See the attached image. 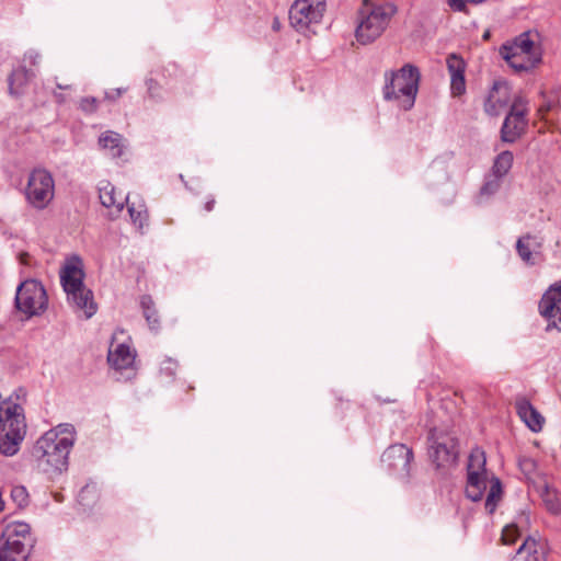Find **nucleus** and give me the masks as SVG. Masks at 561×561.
Wrapping results in <instances>:
<instances>
[{
    "label": "nucleus",
    "mask_w": 561,
    "mask_h": 561,
    "mask_svg": "<svg viewBox=\"0 0 561 561\" xmlns=\"http://www.w3.org/2000/svg\"><path fill=\"white\" fill-rule=\"evenodd\" d=\"M73 445L72 434L57 430L46 432L34 445L32 455L38 468L50 477L60 474L68 468V456Z\"/></svg>",
    "instance_id": "obj_1"
},
{
    "label": "nucleus",
    "mask_w": 561,
    "mask_h": 561,
    "mask_svg": "<svg viewBox=\"0 0 561 561\" xmlns=\"http://www.w3.org/2000/svg\"><path fill=\"white\" fill-rule=\"evenodd\" d=\"M396 13L397 7L393 3L374 4L369 0H364L358 10V23L355 30L357 42L362 45L375 42L386 31Z\"/></svg>",
    "instance_id": "obj_2"
},
{
    "label": "nucleus",
    "mask_w": 561,
    "mask_h": 561,
    "mask_svg": "<svg viewBox=\"0 0 561 561\" xmlns=\"http://www.w3.org/2000/svg\"><path fill=\"white\" fill-rule=\"evenodd\" d=\"M383 98L398 101L399 107L409 111L415 103L421 73L417 67L407 64L398 71L386 72Z\"/></svg>",
    "instance_id": "obj_3"
},
{
    "label": "nucleus",
    "mask_w": 561,
    "mask_h": 561,
    "mask_svg": "<svg viewBox=\"0 0 561 561\" xmlns=\"http://www.w3.org/2000/svg\"><path fill=\"white\" fill-rule=\"evenodd\" d=\"M83 277L82 262L79 257L68 261L60 273L68 300L78 309L83 310L87 318H91L96 312V305L93 301L92 291L83 285Z\"/></svg>",
    "instance_id": "obj_4"
},
{
    "label": "nucleus",
    "mask_w": 561,
    "mask_h": 561,
    "mask_svg": "<svg viewBox=\"0 0 561 561\" xmlns=\"http://www.w3.org/2000/svg\"><path fill=\"white\" fill-rule=\"evenodd\" d=\"M0 425L3 432V439L0 440V453L5 456H13L18 453L24 438L26 424L23 408L13 402L11 398L0 402Z\"/></svg>",
    "instance_id": "obj_5"
},
{
    "label": "nucleus",
    "mask_w": 561,
    "mask_h": 561,
    "mask_svg": "<svg viewBox=\"0 0 561 561\" xmlns=\"http://www.w3.org/2000/svg\"><path fill=\"white\" fill-rule=\"evenodd\" d=\"M428 456L437 469L449 468L458 459V440L456 436L443 428L433 426L427 436Z\"/></svg>",
    "instance_id": "obj_6"
},
{
    "label": "nucleus",
    "mask_w": 561,
    "mask_h": 561,
    "mask_svg": "<svg viewBox=\"0 0 561 561\" xmlns=\"http://www.w3.org/2000/svg\"><path fill=\"white\" fill-rule=\"evenodd\" d=\"M55 182L46 169H34L27 180L25 196L27 202L37 209H44L54 198Z\"/></svg>",
    "instance_id": "obj_7"
},
{
    "label": "nucleus",
    "mask_w": 561,
    "mask_h": 561,
    "mask_svg": "<svg viewBox=\"0 0 561 561\" xmlns=\"http://www.w3.org/2000/svg\"><path fill=\"white\" fill-rule=\"evenodd\" d=\"M48 298L42 283L27 279L20 284L15 296L16 308L27 316H35L46 310Z\"/></svg>",
    "instance_id": "obj_8"
},
{
    "label": "nucleus",
    "mask_w": 561,
    "mask_h": 561,
    "mask_svg": "<svg viewBox=\"0 0 561 561\" xmlns=\"http://www.w3.org/2000/svg\"><path fill=\"white\" fill-rule=\"evenodd\" d=\"M325 7V0H296L289 9V22L298 32H305L320 23Z\"/></svg>",
    "instance_id": "obj_9"
},
{
    "label": "nucleus",
    "mask_w": 561,
    "mask_h": 561,
    "mask_svg": "<svg viewBox=\"0 0 561 561\" xmlns=\"http://www.w3.org/2000/svg\"><path fill=\"white\" fill-rule=\"evenodd\" d=\"M539 311L548 320L547 330L561 331V280L551 285L542 295Z\"/></svg>",
    "instance_id": "obj_10"
},
{
    "label": "nucleus",
    "mask_w": 561,
    "mask_h": 561,
    "mask_svg": "<svg viewBox=\"0 0 561 561\" xmlns=\"http://www.w3.org/2000/svg\"><path fill=\"white\" fill-rule=\"evenodd\" d=\"M381 460L389 469L393 470L402 478H408L413 460V451L404 444H396L385 450Z\"/></svg>",
    "instance_id": "obj_11"
},
{
    "label": "nucleus",
    "mask_w": 561,
    "mask_h": 561,
    "mask_svg": "<svg viewBox=\"0 0 561 561\" xmlns=\"http://www.w3.org/2000/svg\"><path fill=\"white\" fill-rule=\"evenodd\" d=\"M510 87L504 81H494L484 102V111L491 116L500 114L510 102Z\"/></svg>",
    "instance_id": "obj_12"
},
{
    "label": "nucleus",
    "mask_w": 561,
    "mask_h": 561,
    "mask_svg": "<svg viewBox=\"0 0 561 561\" xmlns=\"http://www.w3.org/2000/svg\"><path fill=\"white\" fill-rule=\"evenodd\" d=\"M528 119L522 112L508 113L501 128V139L504 142L513 144L519 139L527 129Z\"/></svg>",
    "instance_id": "obj_13"
},
{
    "label": "nucleus",
    "mask_w": 561,
    "mask_h": 561,
    "mask_svg": "<svg viewBox=\"0 0 561 561\" xmlns=\"http://www.w3.org/2000/svg\"><path fill=\"white\" fill-rule=\"evenodd\" d=\"M99 197L101 204L111 209L110 216L113 218L117 216L128 203V197L122 193H116V188L110 182H104L99 187Z\"/></svg>",
    "instance_id": "obj_14"
},
{
    "label": "nucleus",
    "mask_w": 561,
    "mask_h": 561,
    "mask_svg": "<svg viewBox=\"0 0 561 561\" xmlns=\"http://www.w3.org/2000/svg\"><path fill=\"white\" fill-rule=\"evenodd\" d=\"M2 539L7 541H19L23 543L24 549L32 550L34 538L31 535V527L24 522H12L7 524L2 531Z\"/></svg>",
    "instance_id": "obj_15"
},
{
    "label": "nucleus",
    "mask_w": 561,
    "mask_h": 561,
    "mask_svg": "<svg viewBox=\"0 0 561 561\" xmlns=\"http://www.w3.org/2000/svg\"><path fill=\"white\" fill-rule=\"evenodd\" d=\"M517 414L525 422V424L533 432H540L542 430L545 419L543 416L531 405V403L522 399L516 402Z\"/></svg>",
    "instance_id": "obj_16"
},
{
    "label": "nucleus",
    "mask_w": 561,
    "mask_h": 561,
    "mask_svg": "<svg viewBox=\"0 0 561 561\" xmlns=\"http://www.w3.org/2000/svg\"><path fill=\"white\" fill-rule=\"evenodd\" d=\"M99 145L114 159L122 158L126 149L123 136L113 130L102 133L99 138Z\"/></svg>",
    "instance_id": "obj_17"
},
{
    "label": "nucleus",
    "mask_w": 561,
    "mask_h": 561,
    "mask_svg": "<svg viewBox=\"0 0 561 561\" xmlns=\"http://www.w3.org/2000/svg\"><path fill=\"white\" fill-rule=\"evenodd\" d=\"M136 354L125 344H118L114 350H110L107 360L111 366L117 370L129 368L135 362Z\"/></svg>",
    "instance_id": "obj_18"
},
{
    "label": "nucleus",
    "mask_w": 561,
    "mask_h": 561,
    "mask_svg": "<svg viewBox=\"0 0 561 561\" xmlns=\"http://www.w3.org/2000/svg\"><path fill=\"white\" fill-rule=\"evenodd\" d=\"M503 59L516 71H528L540 62L539 55L519 54L515 51H500Z\"/></svg>",
    "instance_id": "obj_19"
},
{
    "label": "nucleus",
    "mask_w": 561,
    "mask_h": 561,
    "mask_svg": "<svg viewBox=\"0 0 561 561\" xmlns=\"http://www.w3.org/2000/svg\"><path fill=\"white\" fill-rule=\"evenodd\" d=\"M30 553L19 541L3 540L0 545V561H27Z\"/></svg>",
    "instance_id": "obj_20"
},
{
    "label": "nucleus",
    "mask_w": 561,
    "mask_h": 561,
    "mask_svg": "<svg viewBox=\"0 0 561 561\" xmlns=\"http://www.w3.org/2000/svg\"><path fill=\"white\" fill-rule=\"evenodd\" d=\"M486 474H477L473 471L467 474V497L473 502L480 501L486 489Z\"/></svg>",
    "instance_id": "obj_21"
},
{
    "label": "nucleus",
    "mask_w": 561,
    "mask_h": 561,
    "mask_svg": "<svg viewBox=\"0 0 561 561\" xmlns=\"http://www.w3.org/2000/svg\"><path fill=\"white\" fill-rule=\"evenodd\" d=\"M33 76L34 73L27 70L25 67H19L18 69L13 70L8 79L10 93L13 95L21 94L23 88Z\"/></svg>",
    "instance_id": "obj_22"
},
{
    "label": "nucleus",
    "mask_w": 561,
    "mask_h": 561,
    "mask_svg": "<svg viewBox=\"0 0 561 561\" xmlns=\"http://www.w3.org/2000/svg\"><path fill=\"white\" fill-rule=\"evenodd\" d=\"M534 42L529 38L528 33H522L512 43L501 46L500 51H515L519 54L537 55L534 51Z\"/></svg>",
    "instance_id": "obj_23"
},
{
    "label": "nucleus",
    "mask_w": 561,
    "mask_h": 561,
    "mask_svg": "<svg viewBox=\"0 0 561 561\" xmlns=\"http://www.w3.org/2000/svg\"><path fill=\"white\" fill-rule=\"evenodd\" d=\"M538 492L548 508L553 514H558L560 512V503L558 500L557 491L552 489L547 482L542 481L538 485Z\"/></svg>",
    "instance_id": "obj_24"
},
{
    "label": "nucleus",
    "mask_w": 561,
    "mask_h": 561,
    "mask_svg": "<svg viewBox=\"0 0 561 561\" xmlns=\"http://www.w3.org/2000/svg\"><path fill=\"white\" fill-rule=\"evenodd\" d=\"M534 247L540 248V243L536 242V239L530 234L519 238L516 243V250L518 255L524 262L528 264H534L531 260Z\"/></svg>",
    "instance_id": "obj_25"
},
{
    "label": "nucleus",
    "mask_w": 561,
    "mask_h": 561,
    "mask_svg": "<svg viewBox=\"0 0 561 561\" xmlns=\"http://www.w3.org/2000/svg\"><path fill=\"white\" fill-rule=\"evenodd\" d=\"M513 160H514V156L511 151H508V150L502 151L494 159V162L492 165V173L500 178L505 176L510 172V170L513 165Z\"/></svg>",
    "instance_id": "obj_26"
},
{
    "label": "nucleus",
    "mask_w": 561,
    "mask_h": 561,
    "mask_svg": "<svg viewBox=\"0 0 561 561\" xmlns=\"http://www.w3.org/2000/svg\"><path fill=\"white\" fill-rule=\"evenodd\" d=\"M542 103L539 105L538 115L546 118L549 112H554L560 107V93L559 91H551L549 93L541 92Z\"/></svg>",
    "instance_id": "obj_27"
},
{
    "label": "nucleus",
    "mask_w": 561,
    "mask_h": 561,
    "mask_svg": "<svg viewBox=\"0 0 561 561\" xmlns=\"http://www.w3.org/2000/svg\"><path fill=\"white\" fill-rule=\"evenodd\" d=\"M140 306L144 311V317L146 318L149 327L151 329L159 328L160 321H159L158 312L154 308V302H153L151 296L144 295L140 298Z\"/></svg>",
    "instance_id": "obj_28"
},
{
    "label": "nucleus",
    "mask_w": 561,
    "mask_h": 561,
    "mask_svg": "<svg viewBox=\"0 0 561 561\" xmlns=\"http://www.w3.org/2000/svg\"><path fill=\"white\" fill-rule=\"evenodd\" d=\"M502 496V484L500 479L492 478L484 507L489 514H493Z\"/></svg>",
    "instance_id": "obj_29"
},
{
    "label": "nucleus",
    "mask_w": 561,
    "mask_h": 561,
    "mask_svg": "<svg viewBox=\"0 0 561 561\" xmlns=\"http://www.w3.org/2000/svg\"><path fill=\"white\" fill-rule=\"evenodd\" d=\"M467 471L469 474L471 471L477 474H486L485 470V456L484 453L480 449H474L468 460Z\"/></svg>",
    "instance_id": "obj_30"
},
{
    "label": "nucleus",
    "mask_w": 561,
    "mask_h": 561,
    "mask_svg": "<svg viewBox=\"0 0 561 561\" xmlns=\"http://www.w3.org/2000/svg\"><path fill=\"white\" fill-rule=\"evenodd\" d=\"M131 221L142 229L148 219V213L144 205L126 204Z\"/></svg>",
    "instance_id": "obj_31"
},
{
    "label": "nucleus",
    "mask_w": 561,
    "mask_h": 561,
    "mask_svg": "<svg viewBox=\"0 0 561 561\" xmlns=\"http://www.w3.org/2000/svg\"><path fill=\"white\" fill-rule=\"evenodd\" d=\"M11 499L19 508H24L30 503L28 492L23 485H15L11 489Z\"/></svg>",
    "instance_id": "obj_32"
},
{
    "label": "nucleus",
    "mask_w": 561,
    "mask_h": 561,
    "mask_svg": "<svg viewBox=\"0 0 561 561\" xmlns=\"http://www.w3.org/2000/svg\"><path fill=\"white\" fill-rule=\"evenodd\" d=\"M447 68L451 78L465 75L466 65L461 57L453 54L447 58Z\"/></svg>",
    "instance_id": "obj_33"
},
{
    "label": "nucleus",
    "mask_w": 561,
    "mask_h": 561,
    "mask_svg": "<svg viewBox=\"0 0 561 561\" xmlns=\"http://www.w3.org/2000/svg\"><path fill=\"white\" fill-rule=\"evenodd\" d=\"M501 179L502 178L492 173L491 176L485 179L484 184L480 188V194L490 196L497 192L501 187Z\"/></svg>",
    "instance_id": "obj_34"
},
{
    "label": "nucleus",
    "mask_w": 561,
    "mask_h": 561,
    "mask_svg": "<svg viewBox=\"0 0 561 561\" xmlns=\"http://www.w3.org/2000/svg\"><path fill=\"white\" fill-rule=\"evenodd\" d=\"M520 536V530L515 523L506 525L502 531V541L504 545H513Z\"/></svg>",
    "instance_id": "obj_35"
},
{
    "label": "nucleus",
    "mask_w": 561,
    "mask_h": 561,
    "mask_svg": "<svg viewBox=\"0 0 561 561\" xmlns=\"http://www.w3.org/2000/svg\"><path fill=\"white\" fill-rule=\"evenodd\" d=\"M538 546H540L539 541H537L534 537L529 536L518 548L517 553L519 554L522 552H527L529 556L537 554Z\"/></svg>",
    "instance_id": "obj_36"
},
{
    "label": "nucleus",
    "mask_w": 561,
    "mask_h": 561,
    "mask_svg": "<svg viewBox=\"0 0 561 561\" xmlns=\"http://www.w3.org/2000/svg\"><path fill=\"white\" fill-rule=\"evenodd\" d=\"M519 468L525 477L530 480L536 472L537 463L531 458H523L519 460Z\"/></svg>",
    "instance_id": "obj_37"
},
{
    "label": "nucleus",
    "mask_w": 561,
    "mask_h": 561,
    "mask_svg": "<svg viewBox=\"0 0 561 561\" xmlns=\"http://www.w3.org/2000/svg\"><path fill=\"white\" fill-rule=\"evenodd\" d=\"M450 89L455 96H459L466 91L465 75L450 78Z\"/></svg>",
    "instance_id": "obj_38"
},
{
    "label": "nucleus",
    "mask_w": 561,
    "mask_h": 561,
    "mask_svg": "<svg viewBox=\"0 0 561 561\" xmlns=\"http://www.w3.org/2000/svg\"><path fill=\"white\" fill-rule=\"evenodd\" d=\"M96 497V490L94 486L85 485L79 493V501L83 505H89V500L94 501Z\"/></svg>",
    "instance_id": "obj_39"
},
{
    "label": "nucleus",
    "mask_w": 561,
    "mask_h": 561,
    "mask_svg": "<svg viewBox=\"0 0 561 561\" xmlns=\"http://www.w3.org/2000/svg\"><path fill=\"white\" fill-rule=\"evenodd\" d=\"M99 101L93 96L81 99L80 108L85 113H93L98 110Z\"/></svg>",
    "instance_id": "obj_40"
},
{
    "label": "nucleus",
    "mask_w": 561,
    "mask_h": 561,
    "mask_svg": "<svg viewBox=\"0 0 561 561\" xmlns=\"http://www.w3.org/2000/svg\"><path fill=\"white\" fill-rule=\"evenodd\" d=\"M176 367H178L176 362L169 358L163 362V364L160 368V373L162 375H165L169 378H173L175 376Z\"/></svg>",
    "instance_id": "obj_41"
},
{
    "label": "nucleus",
    "mask_w": 561,
    "mask_h": 561,
    "mask_svg": "<svg viewBox=\"0 0 561 561\" xmlns=\"http://www.w3.org/2000/svg\"><path fill=\"white\" fill-rule=\"evenodd\" d=\"M522 112L524 116L527 115L526 101L522 96H516L511 105L508 113Z\"/></svg>",
    "instance_id": "obj_42"
},
{
    "label": "nucleus",
    "mask_w": 561,
    "mask_h": 561,
    "mask_svg": "<svg viewBox=\"0 0 561 561\" xmlns=\"http://www.w3.org/2000/svg\"><path fill=\"white\" fill-rule=\"evenodd\" d=\"M148 94L152 99H159L160 98V84L154 79H148L146 81Z\"/></svg>",
    "instance_id": "obj_43"
},
{
    "label": "nucleus",
    "mask_w": 561,
    "mask_h": 561,
    "mask_svg": "<svg viewBox=\"0 0 561 561\" xmlns=\"http://www.w3.org/2000/svg\"><path fill=\"white\" fill-rule=\"evenodd\" d=\"M467 2L468 0H447L448 5L451 10L456 12H465L467 13Z\"/></svg>",
    "instance_id": "obj_44"
},
{
    "label": "nucleus",
    "mask_w": 561,
    "mask_h": 561,
    "mask_svg": "<svg viewBox=\"0 0 561 561\" xmlns=\"http://www.w3.org/2000/svg\"><path fill=\"white\" fill-rule=\"evenodd\" d=\"M126 91H127V89H122V88H117V89H113L111 91H106L105 95H104V99L107 100V101H116Z\"/></svg>",
    "instance_id": "obj_45"
},
{
    "label": "nucleus",
    "mask_w": 561,
    "mask_h": 561,
    "mask_svg": "<svg viewBox=\"0 0 561 561\" xmlns=\"http://www.w3.org/2000/svg\"><path fill=\"white\" fill-rule=\"evenodd\" d=\"M272 28L276 32L280 30V21L278 20V18H274Z\"/></svg>",
    "instance_id": "obj_46"
},
{
    "label": "nucleus",
    "mask_w": 561,
    "mask_h": 561,
    "mask_svg": "<svg viewBox=\"0 0 561 561\" xmlns=\"http://www.w3.org/2000/svg\"><path fill=\"white\" fill-rule=\"evenodd\" d=\"M28 257H30L28 253L23 252V253L20 254V262L22 264H24V265H27L28 264V261H27Z\"/></svg>",
    "instance_id": "obj_47"
},
{
    "label": "nucleus",
    "mask_w": 561,
    "mask_h": 561,
    "mask_svg": "<svg viewBox=\"0 0 561 561\" xmlns=\"http://www.w3.org/2000/svg\"><path fill=\"white\" fill-rule=\"evenodd\" d=\"M214 205H215V199H210V201L206 202V204H205V209H206L207 211H210V210H213Z\"/></svg>",
    "instance_id": "obj_48"
},
{
    "label": "nucleus",
    "mask_w": 561,
    "mask_h": 561,
    "mask_svg": "<svg viewBox=\"0 0 561 561\" xmlns=\"http://www.w3.org/2000/svg\"><path fill=\"white\" fill-rule=\"evenodd\" d=\"M57 88L61 90H67L71 88V84L57 83Z\"/></svg>",
    "instance_id": "obj_49"
},
{
    "label": "nucleus",
    "mask_w": 561,
    "mask_h": 561,
    "mask_svg": "<svg viewBox=\"0 0 561 561\" xmlns=\"http://www.w3.org/2000/svg\"><path fill=\"white\" fill-rule=\"evenodd\" d=\"M483 37L488 38L489 37V32L484 33Z\"/></svg>",
    "instance_id": "obj_50"
}]
</instances>
